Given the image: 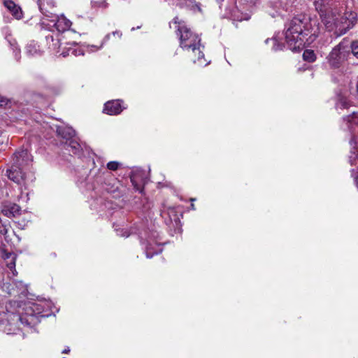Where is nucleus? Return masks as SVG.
Returning a JSON list of instances; mask_svg holds the SVG:
<instances>
[{
	"label": "nucleus",
	"mask_w": 358,
	"mask_h": 358,
	"mask_svg": "<svg viewBox=\"0 0 358 358\" xmlns=\"http://www.w3.org/2000/svg\"><path fill=\"white\" fill-rule=\"evenodd\" d=\"M317 29L313 27L310 17L306 15H299L293 17L285 26V43L280 42L276 37L271 39L273 43L272 50L274 51L282 50L285 45L293 52L302 50L306 43L310 44L317 37ZM270 39L267 38V44Z\"/></svg>",
	"instance_id": "nucleus-1"
},
{
	"label": "nucleus",
	"mask_w": 358,
	"mask_h": 358,
	"mask_svg": "<svg viewBox=\"0 0 358 358\" xmlns=\"http://www.w3.org/2000/svg\"><path fill=\"white\" fill-rule=\"evenodd\" d=\"M313 1L326 29L329 31H334L337 36L345 34L357 22L355 12L345 11L343 15H340V3L336 0Z\"/></svg>",
	"instance_id": "nucleus-2"
},
{
	"label": "nucleus",
	"mask_w": 358,
	"mask_h": 358,
	"mask_svg": "<svg viewBox=\"0 0 358 358\" xmlns=\"http://www.w3.org/2000/svg\"><path fill=\"white\" fill-rule=\"evenodd\" d=\"M171 23L177 24L176 35L180 40V47L184 50L192 51L194 56L197 57L198 61L203 58L204 54L201 50V38L193 32L187 24L180 20L178 17H175L173 21L169 24L171 27Z\"/></svg>",
	"instance_id": "nucleus-3"
},
{
	"label": "nucleus",
	"mask_w": 358,
	"mask_h": 358,
	"mask_svg": "<svg viewBox=\"0 0 358 358\" xmlns=\"http://www.w3.org/2000/svg\"><path fill=\"white\" fill-rule=\"evenodd\" d=\"M23 309L24 315L12 313L9 315V317L13 322H20L24 326H31L42 310L41 306L35 303H26Z\"/></svg>",
	"instance_id": "nucleus-4"
},
{
	"label": "nucleus",
	"mask_w": 358,
	"mask_h": 358,
	"mask_svg": "<svg viewBox=\"0 0 358 358\" xmlns=\"http://www.w3.org/2000/svg\"><path fill=\"white\" fill-rule=\"evenodd\" d=\"M350 52L349 47L345 41L336 45L327 57L328 63L334 69L339 68Z\"/></svg>",
	"instance_id": "nucleus-5"
},
{
	"label": "nucleus",
	"mask_w": 358,
	"mask_h": 358,
	"mask_svg": "<svg viewBox=\"0 0 358 358\" xmlns=\"http://www.w3.org/2000/svg\"><path fill=\"white\" fill-rule=\"evenodd\" d=\"M40 12L50 21H55L57 15L53 13L55 8V0H37Z\"/></svg>",
	"instance_id": "nucleus-6"
},
{
	"label": "nucleus",
	"mask_w": 358,
	"mask_h": 358,
	"mask_svg": "<svg viewBox=\"0 0 358 358\" xmlns=\"http://www.w3.org/2000/svg\"><path fill=\"white\" fill-rule=\"evenodd\" d=\"M268 6L274 10L273 12L272 10H268L269 15L273 17L280 15L281 10L292 11V8L293 7L287 0L285 3H283L280 0H271L268 3Z\"/></svg>",
	"instance_id": "nucleus-7"
},
{
	"label": "nucleus",
	"mask_w": 358,
	"mask_h": 358,
	"mask_svg": "<svg viewBox=\"0 0 358 358\" xmlns=\"http://www.w3.org/2000/svg\"><path fill=\"white\" fill-rule=\"evenodd\" d=\"M120 99L108 101L104 104L103 113L110 115H117L126 108Z\"/></svg>",
	"instance_id": "nucleus-8"
},
{
	"label": "nucleus",
	"mask_w": 358,
	"mask_h": 358,
	"mask_svg": "<svg viewBox=\"0 0 358 358\" xmlns=\"http://www.w3.org/2000/svg\"><path fill=\"white\" fill-rule=\"evenodd\" d=\"M31 160V156L26 149H21L15 152L13 157V164L21 167L28 165Z\"/></svg>",
	"instance_id": "nucleus-9"
},
{
	"label": "nucleus",
	"mask_w": 358,
	"mask_h": 358,
	"mask_svg": "<svg viewBox=\"0 0 358 358\" xmlns=\"http://www.w3.org/2000/svg\"><path fill=\"white\" fill-rule=\"evenodd\" d=\"M17 257V255L14 252H8L6 250H1V257L4 260L7 268H9L13 276H16L17 275V272L15 269Z\"/></svg>",
	"instance_id": "nucleus-10"
},
{
	"label": "nucleus",
	"mask_w": 358,
	"mask_h": 358,
	"mask_svg": "<svg viewBox=\"0 0 358 358\" xmlns=\"http://www.w3.org/2000/svg\"><path fill=\"white\" fill-rule=\"evenodd\" d=\"M8 178L14 182L20 185L24 180V174L22 167L13 164L6 171Z\"/></svg>",
	"instance_id": "nucleus-11"
},
{
	"label": "nucleus",
	"mask_w": 358,
	"mask_h": 358,
	"mask_svg": "<svg viewBox=\"0 0 358 358\" xmlns=\"http://www.w3.org/2000/svg\"><path fill=\"white\" fill-rule=\"evenodd\" d=\"M1 213L8 217H15L21 214V208L14 203H6L3 205Z\"/></svg>",
	"instance_id": "nucleus-12"
},
{
	"label": "nucleus",
	"mask_w": 358,
	"mask_h": 358,
	"mask_svg": "<svg viewBox=\"0 0 358 358\" xmlns=\"http://www.w3.org/2000/svg\"><path fill=\"white\" fill-rule=\"evenodd\" d=\"M224 15L225 17L234 21H242L248 19L246 14L241 11L236 6H233L231 8H227Z\"/></svg>",
	"instance_id": "nucleus-13"
},
{
	"label": "nucleus",
	"mask_w": 358,
	"mask_h": 358,
	"mask_svg": "<svg viewBox=\"0 0 358 358\" xmlns=\"http://www.w3.org/2000/svg\"><path fill=\"white\" fill-rule=\"evenodd\" d=\"M56 132L58 136L65 141L63 142L64 143H68V141L75 136V131L71 127L65 126H57Z\"/></svg>",
	"instance_id": "nucleus-14"
},
{
	"label": "nucleus",
	"mask_w": 358,
	"mask_h": 358,
	"mask_svg": "<svg viewBox=\"0 0 358 358\" xmlns=\"http://www.w3.org/2000/svg\"><path fill=\"white\" fill-rule=\"evenodd\" d=\"M3 4L15 19L20 20L23 17V13L21 8L16 5L12 0H5Z\"/></svg>",
	"instance_id": "nucleus-15"
},
{
	"label": "nucleus",
	"mask_w": 358,
	"mask_h": 358,
	"mask_svg": "<svg viewBox=\"0 0 358 358\" xmlns=\"http://www.w3.org/2000/svg\"><path fill=\"white\" fill-rule=\"evenodd\" d=\"M162 248L160 244L155 243V245H152L151 243V239L148 241V243L145 245V255L147 258H152L154 255L162 252Z\"/></svg>",
	"instance_id": "nucleus-16"
},
{
	"label": "nucleus",
	"mask_w": 358,
	"mask_h": 358,
	"mask_svg": "<svg viewBox=\"0 0 358 358\" xmlns=\"http://www.w3.org/2000/svg\"><path fill=\"white\" fill-rule=\"evenodd\" d=\"M51 22L54 23V26L55 27V28L60 32H63L69 29L71 25V22L70 20H67L65 17L59 18L57 15L56 20Z\"/></svg>",
	"instance_id": "nucleus-17"
},
{
	"label": "nucleus",
	"mask_w": 358,
	"mask_h": 358,
	"mask_svg": "<svg viewBox=\"0 0 358 358\" xmlns=\"http://www.w3.org/2000/svg\"><path fill=\"white\" fill-rule=\"evenodd\" d=\"M65 147L66 150L72 152L74 155H78L82 151V148L80 143L76 141V138H72L68 143H64Z\"/></svg>",
	"instance_id": "nucleus-18"
},
{
	"label": "nucleus",
	"mask_w": 358,
	"mask_h": 358,
	"mask_svg": "<svg viewBox=\"0 0 358 358\" xmlns=\"http://www.w3.org/2000/svg\"><path fill=\"white\" fill-rule=\"evenodd\" d=\"M343 120L346 122L349 129L353 131L355 129L354 127L358 125V113H353L350 115L344 117Z\"/></svg>",
	"instance_id": "nucleus-19"
},
{
	"label": "nucleus",
	"mask_w": 358,
	"mask_h": 358,
	"mask_svg": "<svg viewBox=\"0 0 358 358\" xmlns=\"http://www.w3.org/2000/svg\"><path fill=\"white\" fill-rule=\"evenodd\" d=\"M26 53L30 57H37L42 55L39 47L35 43H29L26 47Z\"/></svg>",
	"instance_id": "nucleus-20"
},
{
	"label": "nucleus",
	"mask_w": 358,
	"mask_h": 358,
	"mask_svg": "<svg viewBox=\"0 0 358 358\" xmlns=\"http://www.w3.org/2000/svg\"><path fill=\"white\" fill-rule=\"evenodd\" d=\"M303 59L308 62H313L316 59V55L313 50H306L303 53Z\"/></svg>",
	"instance_id": "nucleus-21"
},
{
	"label": "nucleus",
	"mask_w": 358,
	"mask_h": 358,
	"mask_svg": "<svg viewBox=\"0 0 358 358\" xmlns=\"http://www.w3.org/2000/svg\"><path fill=\"white\" fill-rule=\"evenodd\" d=\"M91 6L93 8H106L108 6V3L106 0H92L91 1Z\"/></svg>",
	"instance_id": "nucleus-22"
},
{
	"label": "nucleus",
	"mask_w": 358,
	"mask_h": 358,
	"mask_svg": "<svg viewBox=\"0 0 358 358\" xmlns=\"http://www.w3.org/2000/svg\"><path fill=\"white\" fill-rule=\"evenodd\" d=\"M131 182L132 183V185L134 186V188L136 189V191H138L139 192L142 193L143 191V186L141 183H139L137 181V177L136 175H131L130 177Z\"/></svg>",
	"instance_id": "nucleus-23"
},
{
	"label": "nucleus",
	"mask_w": 358,
	"mask_h": 358,
	"mask_svg": "<svg viewBox=\"0 0 358 358\" xmlns=\"http://www.w3.org/2000/svg\"><path fill=\"white\" fill-rule=\"evenodd\" d=\"M64 57L66 55H73L74 56L84 55V51L80 48H70L68 50L67 54L65 52H62Z\"/></svg>",
	"instance_id": "nucleus-24"
},
{
	"label": "nucleus",
	"mask_w": 358,
	"mask_h": 358,
	"mask_svg": "<svg viewBox=\"0 0 358 358\" xmlns=\"http://www.w3.org/2000/svg\"><path fill=\"white\" fill-rule=\"evenodd\" d=\"M350 106L348 101L345 98H341L337 103L339 108H348Z\"/></svg>",
	"instance_id": "nucleus-25"
},
{
	"label": "nucleus",
	"mask_w": 358,
	"mask_h": 358,
	"mask_svg": "<svg viewBox=\"0 0 358 358\" xmlns=\"http://www.w3.org/2000/svg\"><path fill=\"white\" fill-rule=\"evenodd\" d=\"M177 6L182 8L185 6L189 5L193 2V0H173Z\"/></svg>",
	"instance_id": "nucleus-26"
},
{
	"label": "nucleus",
	"mask_w": 358,
	"mask_h": 358,
	"mask_svg": "<svg viewBox=\"0 0 358 358\" xmlns=\"http://www.w3.org/2000/svg\"><path fill=\"white\" fill-rule=\"evenodd\" d=\"M120 166V163L117 162L112 161L107 164V168L111 171H116Z\"/></svg>",
	"instance_id": "nucleus-27"
},
{
	"label": "nucleus",
	"mask_w": 358,
	"mask_h": 358,
	"mask_svg": "<svg viewBox=\"0 0 358 358\" xmlns=\"http://www.w3.org/2000/svg\"><path fill=\"white\" fill-rule=\"evenodd\" d=\"M350 48L353 55L358 59V41H354Z\"/></svg>",
	"instance_id": "nucleus-28"
},
{
	"label": "nucleus",
	"mask_w": 358,
	"mask_h": 358,
	"mask_svg": "<svg viewBox=\"0 0 358 358\" xmlns=\"http://www.w3.org/2000/svg\"><path fill=\"white\" fill-rule=\"evenodd\" d=\"M10 45L12 47V49L13 50V53L15 55V59L18 61L20 59V49L18 48V47L17 46L16 44H12L10 43Z\"/></svg>",
	"instance_id": "nucleus-29"
},
{
	"label": "nucleus",
	"mask_w": 358,
	"mask_h": 358,
	"mask_svg": "<svg viewBox=\"0 0 358 358\" xmlns=\"http://www.w3.org/2000/svg\"><path fill=\"white\" fill-rule=\"evenodd\" d=\"M243 3L248 4L249 6H255L259 0H241Z\"/></svg>",
	"instance_id": "nucleus-30"
},
{
	"label": "nucleus",
	"mask_w": 358,
	"mask_h": 358,
	"mask_svg": "<svg viewBox=\"0 0 358 358\" xmlns=\"http://www.w3.org/2000/svg\"><path fill=\"white\" fill-rule=\"evenodd\" d=\"M357 158V155L355 152H351V155L349 157V160L351 164H353V162L355 161Z\"/></svg>",
	"instance_id": "nucleus-31"
},
{
	"label": "nucleus",
	"mask_w": 358,
	"mask_h": 358,
	"mask_svg": "<svg viewBox=\"0 0 358 358\" xmlns=\"http://www.w3.org/2000/svg\"><path fill=\"white\" fill-rule=\"evenodd\" d=\"M7 104V99L0 95V106Z\"/></svg>",
	"instance_id": "nucleus-32"
},
{
	"label": "nucleus",
	"mask_w": 358,
	"mask_h": 358,
	"mask_svg": "<svg viewBox=\"0 0 358 358\" xmlns=\"http://www.w3.org/2000/svg\"><path fill=\"white\" fill-rule=\"evenodd\" d=\"M290 3L292 6H297V0H287Z\"/></svg>",
	"instance_id": "nucleus-33"
},
{
	"label": "nucleus",
	"mask_w": 358,
	"mask_h": 358,
	"mask_svg": "<svg viewBox=\"0 0 358 358\" xmlns=\"http://www.w3.org/2000/svg\"><path fill=\"white\" fill-rule=\"evenodd\" d=\"M113 35L115 36V35H117L119 37H121L122 36V32L120 31H115L112 33Z\"/></svg>",
	"instance_id": "nucleus-34"
},
{
	"label": "nucleus",
	"mask_w": 358,
	"mask_h": 358,
	"mask_svg": "<svg viewBox=\"0 0 358 358\" xmlns=\"http://www.w3.org/2000/svg\"><path fill=\"white\" fill-rule=\"evenodd\" d=\"M224 1V0H215L216 3L219 5L220 8H221V4Z\"/></svg>",
	"instance_id": "nucleus-35"
},
{
	"label": "nucleus",
	"mask_w": 358,
	"mask_h": 358,
	"mask_svg": "<svg viewBox=\"0 0 358 358\" xmlns=\"http://www.w3.org/2000/svg\"><path fill=\"white\" fill-rule=\"evenodd\" d=\"M70 352V348L69 347H67L66 348H65L63 351H62V353H64V354H66V353H69Z\"/></svg>",
	"instance_id": "nucleus-36"
},
{
	"label": "nucleus",
	"mask_w": 358,
	"mask_h": 358,
	"mask_svg": "<svg viewBox=\"0 0 358 358\" xmlns=\"http://www.w3.org/2000/svg\"><path fill=\"white\" fill-rule=\"evenodd\" d=\"M109 36H110V35H109V34H108L107 36H106V37H105V38H104V41L108 40V39L109 38Z\"/></svg>",
	"instance_id": "nucleus-37"
},
{
	"label": "nucleus",
	"mask_w": 358,
	"mask_h": 358,
	"mask_svg": "<svg viewBox=\"0 0 358 358\" xmlns=\"http://www.w3.org/2000/svg\"><path fill=\"white\" fill-rule=\"evenodd\" d=\"M101 46H102V45H101L100 47H99V48H96V46H94V45H92L91 47H92V48H96V50H99Z\"/></svg>",
	"instance_id": "nucleus-38"
},
{
	"label": "nucleus",
	"mask_w": 358,
	"mask_h": 358,
	"mask_svg": "<svg viewBox=\"0 0 358 358\" xmlns=\"http://www.w3.org/2000/svg\"><path fill=\"white\" fill-rule=\"evenodd\" d=\"M191 208L192 210H195L194 205L193 203L191 204Z\"/></svg>",
	"instance_id": "nucleus-39"
},
{
	"label": "nucleus",
	"mask_w": 358,
	"mask_h": 358,
	"mask_svg": "<svg viewBox=\"0 0 358 358\" xmlns=\"http://www.w3.org/2000/svg\"><path fill=\"white\" fill-rule=\"evenodd\" d=\"M3 231H1V233H6V229H4Z\"/></svg>",
	"instance_id": "nucleus-40"
},
{
	"label": "nucleus",
	"mask_w": 358,
	"mask_h": 358,
	"mask_svg": "<svg viewBox=\"0 0 358 358\" xmlns=\"http://www.w3.org/2000/svg\"><path fill=\"white\" fill-rule=\"evenodd\" d=\"M18 225L20 227V228H21V229H23V227H21L20 223H18Z\"/></svg>",
	"instance_id": "nucleus-41"
},
{
	"label": "nucleus",
	"mask_w": 358,
	"mask_h": 358,
	"mask_svg": "<svg viewBox=\"0 0 358 358\" xmlns=\"http://www.w3.org/2000/svg\"><path fill=\"white\" fill-rule=\"evenodd\" d=\"M63 358H66V357H63Z\"/></svg>",
	"instance_id": "nucleus-42"
}]
</instances>
